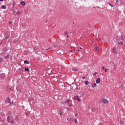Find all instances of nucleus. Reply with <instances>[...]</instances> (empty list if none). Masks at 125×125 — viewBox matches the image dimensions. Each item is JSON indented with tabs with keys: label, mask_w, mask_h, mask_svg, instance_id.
<instances>
[{
	"label": "nucleus",
	"mask_w": 125,
	"mask_h": 125,
	"mask_svg": "<svg viewBox=\"0 0 125 125\" xmlns=\"http://www.w3.org/2000/svg\"><path fill=\"white\" fill-rule=\"evenodd\" d=\"M11 118V117L10 116H8V117L7 118V122H8V123H9V124H13V123H14V120H12L11 121H10Z\"/></svg>",
	"instance_id": "1"
},
{
	"label": "nucleus",
	"mask_w": 125,
	"mask_h": 125,
	"mask_svg": "<svg viewBox=\"0 0 125 125\" xmlns=\"http://www.w3.org/2000/svg\"><path fill=\"white\" fill-rule=\"evenodd\" d=\"M101 101L104 104H106V103H108V102H109V101H108V100H107V99H102L101 100Z\"/></svg>",
	"instance_id": "2"
},
{
	"label": "nucleus",
	"mask_w": 125,
	"mask_h": 125,
	"mask_svg": "<svg viewBox=\"0 0 125 125\" xmlns=\"http://www.w3.org/2000/svg\"><path fill=\"white\" fill-rule=\"evenodd\" d=\"M68 122H73V117H71V116H68L67 118Z\"/></svg>",
	"instance_id": "3"
},
{
	"label": "nucleus",
	"mask_w": 125,
	"mask_h": 125,
	"mask_svg": "<svg viewBox=\"0 0 125 125\" xmlns=\"http://www.w3.org/2000/svg\"><path fill=\"white\" fill-rule=\"evenodd\" d=\"M5 74L3 73L0 74V79H3L5 77Z\"/></svg>",
	"instance_id": "4"
},
{
	"label": "nucleus",
	"mask_w": 125,
	"mask_h": 125,
	"mask_svg": "<svg viewBox=\"0 0 125 125\" xmlns=\"http://www.w3.org/2000/svg\"><path fill=\"white\" fill-rule=\"evenodd\" d=\"M96 83H100V78H97L96 80Z\"/></svg>",
	"instance_id": "5"
},
{
	"label": "nucleus",
	"mask_w": 125,
	"mask_h": 125,
	"mask_svg": "<svg viewBox=\"0 0 125 125\" xmlns=\"http://www.w3.org/2000/svg\"><path fill=\"white\" fill-rule=\"evenodd\" d=\"M7 99L9 104H11V103H12V102L11 101L10 98L9 97H8Z\"/></svg>",
	"instance_id": "6"
},
{
	"label": "nucleus",
	"mask_w": 125,
	"mask_h": 125,
	"mask_svg": "<svg viewBox=\"0 0 125 125\" xmlns=\"http://www.w3.org/2000/svg\"><path fill=\"white\" fill-rule=\"evenodd\" d=\"M20 120V119H19V117H18V116H16L15 120L16 121V122H19Z\"/></svg>",
	"instance_id": "7"
},
{
	"label": "nucleus",
	"mask_w": 125,
	"mask_h": 125,
	"mask_svg": "<svg viewBox=\"0 0 125 125\" xmlns=\"http://www.w3.org/2000/svg\"><path fill=\"white\" fill-rule=\"evenodd\" d=\"M72 70L74 71V72H78L79 71V69L78 68H73Z\"/></svg>",
	"instance_id": "8"
},
{
	"label": "nucleus",
	"mask_w": 125,
	"mask_h": 125,
	"mask_svg": "<svg viewBox=\"0 0 125 125\" xmlns=\"http://www.w3.org/2000/svg\"><path fill=\"white\" fill-rule=\"evenodd\" d=\"M2 62H3V58H0V64L2 63Z\"/></svg>",
	"instance_id": "9"
},
{
	"label": "nucleus",
	"mask_w": 125,
	"mask_h": 125,
	"mask_svg": "<svg viewBox=\"0 0 125 125\" xmlns=\"http://www.w3.org/2000/svg\"><path fill=\"white\" fill-rule=\"evenodd\" d=\"M24 71H26V72H29V68L25 67L24 68Z\"/></svg>",
	"instance_id": "10"
},
{
	"label": "nucleus",
	"mask_w": 125,
	"mask_h": 125,
	"mask_svg": "<svg viewBox=\"0 0 125 125\" xmlns=\"http://www.w3.org/2000/svg\"><path fill=\"white\" fill-rule=\"evenodd\" d=\"M78 98H79V96H78V95H76L74 97V100H77Z\"/></svg>",
	"instance_id": "11"
},
{
	"label": "nucleus",
	"mask_w": 125,
	"mask_h": 125,
	"mask_svg": "<svg viewBox=\"0 0 125 125\" xmlns=\"http://www.w3.org/2000/svg\"><path fill=\"white\" fill-rule=\"evenodd\" d=\"M117 64H114V65H113V69H116V68H117Z\"/></svg>",
	"instance_id": "12"
},
{
	"label": "nucleus",
	"mask_w": 125,
	"mask_h": 125,
	"mask_svg": "<svg viewBox=\"0 0 125 125\" xmlns=\"http://www.w3.org/2000/svg\"><path fill=\"white\" fill-rule=\"evenodd\" d=\"M21 4H22V5H25V1H21Z\"/></svg>",
	"instance_id": "13"
},
{
	"label": "nucleus",
	"mask_w": 125,
	"mask_h": 125,
	"mask_svg": "<svg viewBox=\"0 0 125 125\" xmlns=\"http://www.w3.org/2000/svg\"><path fill=\"white\" fill-rule=\"evenodd\" d=\"M96 85H97V84H96V83H95L92 85V87H95Z\"/></svg>",
	"instance_id": "14"
},
{
	"label": "nucleus",
	"mask_w": 125,
	"mask_h": 125,
	"mask_svg": "<svg viewBox=\"0 0 125 125\" xmlns=\"http://www.w3.org/2000/svg\"><path fill=\"white\" fill-rule=\"evenodd\" d=\"M2 8H3V9H5V8H6V6H5V5H2L1 6Z\"/></svg>",
	"instance_id": "15"
},
{
	"label": "nucleus",
	"mask_w": 125,
	"mask_h": 125,
	"mask_svg": "<svg viewBox=\"0 0 125 125\" xmlns=\"http://www.w3.org/2000/svg\"><path fill=\"white\" fill-rule=\"evenodd\" d=\"M24 64H29V62H28V61L25 60L24 62Z\"/></svg>",
	"instance_id": "16"
},
{
	"label": "nucleus",
	"mask_w": 125,
	"mask_h": 125,
	"mask_svg": "<svg viewBox=\"0 0 125 125\" xmlns=\"http://www.w3.org/2000/svg\"><path fill=\"white\" fill-rule=\"evenodd\" d=\"M118 44H122L123 45V42L122 41H119L118 42Z\"/></svg>",
	"instance_id": "17"
},
{
	"label": "nucleus",
	"mask_w": 125,
	"mask_h": 125,
	"mask_svg": "<svg viewBox=\"0 0 125 125\" xmlns=\"http://www.w3.org/2000/svg\"><path fill=\"white\" fill-rule=\"evenodd\" d=\"M9 38V36H6L5 35V40H7Z\"/></svg>",
	"instance_id": "18"
},
{
	"label": "nucleus",
	"mask_w": 125,
	"mask_h": 125,
	"mask_svg": "<svg viewBox=\"0 0 125 125\" xmlns=\"http://www.w3.org/2000/svg\"><path fill=\"white\" fill-rule=\"evenodd\" d=\"M88 81H85V82H84V83H85V84L86 85H87V84H88Z\"/></svg>",
	"instance_id": "19"
},
{
	"label": "nucleus",
	"mask_w": 125,
	"mask_h": 125,
	"mask_svg": "<svg viewBox=\"0 0 125 125\" xmlns=\"http://www.w3.org/2000/svg\"><path fill=\"white\" fill-rule=\"evenodd\" d=\"M99 49V47L98 46L95 47V50H97V51Z\"/></svg>",
	"instance_id": "20"
},
{
	"label": "nucleus",
	"mask_w": 125,
	"mask_h": 125,
	"mask_svg": "<svg viewBox=\"0 0 125 125\" xmlns=\"http://www.w3.org/2000/svg\"><path fill=\"white\" fill-rule=\"evenodd\" d=\"M108 4L110 5V6H111V7H114V5L111 4V3H108Z\"/></svg>",
	"instance_id": "21"
},
{
	"label": "nucleus",
	"mask_w": 125,
	"mask_h": 125,
	"mask_svg": "<svg viewBox=\"0 0 125 125\" xmlns=\"http://www.w3.org/2000/svg\"><path fill=\"white\" fill-rule=\"evenodd\" d=\"M77 100H78V101L79 102H81V99H80V98H77Z\"/></svg>",
	"instance_id": "22"
},
{
	"label": "nucleus",
	"mask_w": 125,
	"mask_h": 125,
	"mask_svg": "<svg viewBox=\"0 0 125 125\" xmlns=\"http://www.w3.org/2000/svg\"><path fill=\"white\" fill-rule=\"evenodd\" d=\"M74 122L75 123V124H78V121L77 120V119L74 120Z\"/></svg>",
	"instance_id": "23"
},
{
	"label": "nucleus",
	"mask_w": 125,
	"mask_h": 125,
	"mask_svg": "<svg viewBox=\"0 0 125 125\" xmlns=\"http://www.w3.org/2000/svg\"><path fill=\"white\" fill-rule=\"evenodd\" d=\"M122 39L123 41H124L125 39V36H123V37H122Z\"/></svg>",
	"instance_id": "24"
},
{
	"label": "nucleus",
	"mask_w": 125,
	"mask_h": 125,
	"mask_svg": "<svg viewBox=\"0 0 125 125\" xmlns=\"http://www.w3.org/2000/svg\"><path fill=\"white\" fill-rule=\"evenodd\" d=\"M68 34V32L67 31H64V35H67Z\"/></svg>",
	"instance_id": "25"
},
{
	"label": "nucleus",
	"mask_w": 125,
	"mask_h": 125,
	"mask_svg": "<svg viewBox=\"0 0 125 125\" xmlns=\"http://www.w3.org/2000/svg\"><path fill=\"white\" fill-rule=\"evenodd\" d=\"M107 71H109V69H105V70H104V72H105V73H107Z\"/></svg>",
	"instance_id": "26"
},
{
	"label": "nucleus",
	"mask_w": 125,
	"mask_h": 125,
	"mask_svg": "<svg viewBox=\"0 0 125 125\" xmlns=\"http://www.w3.org/2000/svg\"><path fill=\"white\" fill-rule=\"evenodd\" d=\"M96 75H97V72H95L94 74H93V76H96Z\"/></svg>",
	"instance_id": "27"
},
{
	"label": "nucleus",
	"mask_w": 125,
	"mask_h": 125,
	"mask_svg": "<svg viewBox=\"0 0 125 125\" xmlns=\"http://www.w3.org/2000/svg\"><path fill=\"white\" fill-rule=\"evenodd\" d=\"M70 103V100H67L66 103Z\"/></svg>",
	"instance_id": "28"
},
{
	"label": "nucleus",
	"mask_w": 125,
	"mask_h": 125,
	"mask_svg": "<svg viewBox=\"0 0 125 125\" xmlns=\"http://www.w3.org/2000/svg\"><path fill=\"white\" fill-rule=\"evenodd\" d=\"M8 56L6 55L5 56V59H6L7 58H8Z\"/></svg>",
	"instance_id": "29"
},
{
	"label": "nucleus",
	"mask_w": 125,
	"mask_h": 125,
	"mask_svg": "<svg viewBox=\"0 0 125 125\" xmlns=\"http://www.w3.org/2000/svg\"><path fill=\"white\" fill-rule=\"evenodd\" d=\"M68 106H73V104H68Z\"/></svg>",
	"instance_id": "30"
},
{
	"label": "nucleus",
	"mask_w": 125,
	"mask_h": 125,
	"mask_svg": "<svg viewBox=\"0 0 125 125\" xmlns=\"http://www.w3.org/2000/svg\"><path fill=\"white\" fill-rule=\"evenodd\" d=\"M113 53H114V54H117V51H114Z\"/></svg>",
	"instance_id": "31"
},
{
	"label": "nucleus",
	"mask_w": 125,
	"mask_h": 125,
	"mask_svg": "<svg viewBox=\"0 0 125 125\" xmlns=\"http://www.w3.org/2000/svg\"><path fill=\"white\" fill-rule=\"evenodd\" d=\"M112 49H113V50H114V51H115V50H116V47H113V48H112Z\"/></svg>",
	"instance_id": "32"
},
{
	"label": "nucleus",
	"mask_w": 125,
	"mask_h": 125,
	"mask_svg": "<svg viewBox=\"0 0 125 125\" xmlns=\"http://www.w3.org/2000/svg\"><path fill=\"white\" fill-rule=\"evenodd\" d=\"M84 79H85V77H83L82 78V80H84Z\"/></svg>",
	"instance_id": "33"
},
{
	"label": "nucleus",
	"mask_w": 125,
	"mask_h": 125,
	"mask_svg": "<svg viewBox=\"0 0 125 125\" xmlns=\"http://www.w3.org/2000/svg\"><path fill=\"white\" fill-rule=\"evenodd\" d=\"M102 69L103 70H104V69H105V67H104V66H102Z\"/></svg>",
	"instance_id": "34"
},
{
	"label": "nucleus",
	"mask_w": 125,
	"mask_h": 125,
	"mask_svg": "<svg viewBox=\"0 0 125 125\" xmlns=\"http://www.w3.org/2000/svg\"><path fill=\"white\" fill-rule=\"evenodd\" d=\"M48 49H51V47H49L48 49H46V50H48Z\"/></svg>",
	"instance_id": "35"
},
{
	"label": "nucleus",
	"mask_w": 125,
	"mask_h": 125,
	"mask_svg": "<svg viewBox=\"0 0 125 125\" xmlns=\"http://www.w3.org/2000/svg\"><path fill=\"white\" fill-rule=\"evenodd\" d=\"M17 13H18V14H20V12L18 11V12H17Z\"/></svg>",
	"instance_id": "36"
},
{
	"label": "nucleus",
	"mask_w": 125,
	"mask_h": 125,
	"mask_svg": "<svg viewBox=\"0 0 125 125\" xmlns=\"http://www.w3.org/2000/svg\"><path fill=\"white\" fill-rule=\"evenodd\" d=\"M63 104H66V102H63Z\"/></svg>",
	"instance_id": "37"
},
{
	"label": "nucleus",
	"mask_w": 125,
	"mask_h": 125,
	"mask_svg": "<svg viewBox=\"0 0 125 125\" xmlns=\"http://www.w3.org/2000/svg\"><path fill=\"white\" fill-rule=\"evenodd\" d=\"M118 0H116V3H118Z\"/></svg>",
	"instance_id": "38"
},
{
	"label": "nucleus",
	"mask_w": 125,
	"mask_h": 125,
	"mask_svg": "<svg viewBox=\"0 0 125 125\" xmlns=\"http://www.w3.org/2000/svg\"><path fill=\"white\" fill-rule=\"evenodd\" d=\"M60 115H61V116H62V112H61Z\"/></svg>",
	"instance_id": "39"
},
{
	"label": "nucleus",
	"mask_w": 125,
	"mask_h": 125,
	"mask_svg": "<svg viewBox=\"0 0 125 125\" xmlns=\"http://www.w3.org/2000/svg\"><path fill=\"white\" fill-rule=\"evenodd\" d=\"M0 1H3V0H0Z\"/></svg>",
	"instance_id": "40"
},
{
	"label": "nucleus",
	"mask_w": 125,
	"mask_h": 125,
	"mask_svg": "<svg viewBox=\"0 0 125 125\" xmlns=\"http://www.w3.org/2000/svg\"><path fill=\"white\" fill-rule=\"evenodd\" d=\"M11 23H12L11 21H10V22H9V23H10V24H11Z\"/></svg>",
	"instance_id": "41"
},
{
	"label": "nucleus",
	"mask_w": 125,
	"mask_h": 125,
	"mask_svg": "<svg viewBox=\"0 0 125 125\" xmlns=\"http://www.w3.org/2000/svg\"><path fill=\"white\" fill-rule=\"evenodd\" d=\"M82 49V47H80V49Z\"/></svg>",
	"instance_id": "42"
},
{
	"label": "nucleus",
	"mask_w": 125,
	"mask_h": 125,
	"mask_svg": "<svg viewBox=\"0 0 125 125\" xmlns=\"http://www.w3.org/2000/svg\"><path fill=\"white\" fill-rule=\"evenodd\" d=\"M67 38H69V36L67 35Z\"/></svg>",
	"instance_id": "43"
},
{
	"label": "nucleus",
	"mask_w": 125,
	"mask_h": 125,
	"mask_svg": "<svg viewBox=\"0 0 125 125\" xmlns=\"http://www.w3.org/2000/svg\"><path fill=\"white\" fill-rule=\"evenodd\" d=\"M45 23H47V21H46Z\"/></svg>",
	"instance_id": "44"
},
{
	"label": "nucleus",
	"mask_w": 125,
	"mask_h": 125,
	"mask_svg": "<svg viewBox=\"0 0 125 125\" xmlns=\"http://www.w3.org/2000/svg\"><path fill=\"white\" fill-rule=\"evenodd\" d=\"M78 51H80V50H78Z\"/></svg>",
	"instance_id": "45"
},
{
	"label": "nucleus",
	"mask_w": 125,
	"mask_h": 125,
	"mask_svg": "<svg viewBox=\"0 0 125 125\" xmlns=\"http://www.w3.org/2000/svg\"><path fill=\"white\" fill-rule=\"evenodd\" d=\"M14 3H14V4H13V6H14Z\"/></svg>",
	"instance_id": "46"
},
{
	"label": "nucleus",
	"mask_w": 125,
	"mask_h": 125,
	"mask_svg": "<svg viewBox=\"0 0 125 125\" xmlns=\"http://www.w3.org/2000/svg\"><path fill=\"white\" fill-rule=\"evenodd\" d=\"M121 124H123V122H122Z\"/></svg>",
	"instance_id": "47"
}]
</instances>
